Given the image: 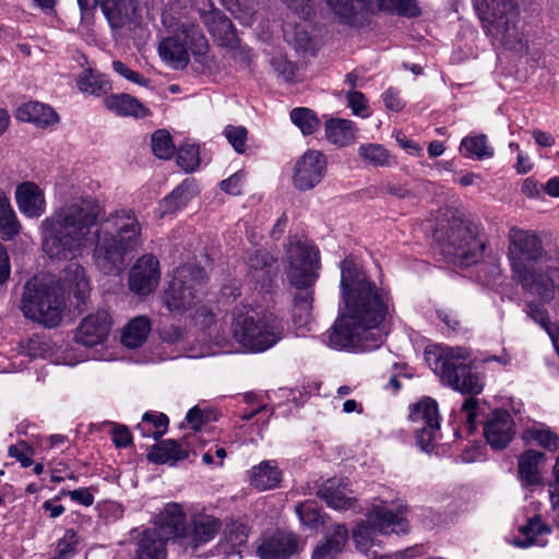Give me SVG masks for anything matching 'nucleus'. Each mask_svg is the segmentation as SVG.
Masks as SVG:
<instances>
[{"label": "nucleus", "mask_w": 559, "mask_h": 559, "mask_svg": "<svg viewBox=\"0 0 559 559\" xmlns=\"http://www.w3.org/2000/svg\"><path fill=\"white\" fill-rule=\"evenodd\" d=\"M102 213L103 206L91 195L67 200L40 223L44 252L49 258L72 260L82 253L97 226L95 264L104 274H120L127 257L142 243V226L132 210H117L99 221Z\"/></svg>", "instance_id": "1"}, {"label": "nucleus", "mask_w": 559, "mask_h": 559, "mask_svg": "<svg viewBox=\"0 0 559 559\" xmlns=\"http://www.w3.org/2000/svg\"><path fill=\"white\" fill-rule=\"evenodd\" d=\"M341 288L344 309L328 332L325 342L337 350L379 348L394 310L390 293L372 282L350 259L342 262Z\"/></svg>", "instance_id": "2"}, {"label": "nucleus", "mask_w": 559, "mask_h": 559, "mask_svg": "<svg viewBox=\"0 0 559 559\" xmlns=\"http://www.w3.org/2000/svg\"><path fill=\"white\" fill-rule=\"evenodd\" d=\"M508 240L512 278L543 301L554 299L559 290V252L549 255L536 234L518 227L509 230Z\"/></svg>", "instance_id": "3"}, {"label": "nucleus", "mask_w": 559, "mask_h": 559, "mask_svg": "<svg viewBox=\"0 0 559 559\" xmlns=\"http://www.w3.org/2000/svg\"><path fill=\"white\" fill-rule=\"evenodd\" d=\"M318 251L300 240H290L286 248L285 272L290 284L298 289L294 296V320L306 324L311 314L312 292L309 287L317 278Z\"/></svg>", "instance_id": "4"}, {"label": "nucleus", "mask_w": 559, "mask_h": 559, "mask_svg": "<svg viewBox=\"0 0 559 559\" xmlns=\"http://www.w3.org/2000/svg\"><path fill=\"white\" fill-rule=\"evenodd\" d=\"M66 308L64 288L52 280L33 276L23 286L19 309L46 328L60 324Z\"/></svg>", "instance_id": "5"}, {"label": "nucleus", "mask_w": 559, "mask_h": 559, "mask_svg": "<svg viewBox=\"0 0 559 559\" xmlns=\"http://www.w3.org/2000/svg\"><path fill=\"white\" fill-rule=\"evenodd\" d=\"M425 359L443 382L465 394H479L484 383L478 373L473 372L471 354L462 347L430 346L425 349Z\"/></svg>", "instance_id": "6"}, {"label": "nucleus", "mask_w": 559, "mask_h": 559, "mask_svg": "<svg viewBox=\"0 0 559 559\" xmlns=\"http://www.w3.org/2000/svg\"><path fill=\"white\" fill-rule=\"evenodd\" d=\"M407 507L399 504L394 509L388 506L372 508L367 521L359 523L353 530V539L356 548L368 554L373 546L379 545L380 535L400 534L407 531Z\"/></svg>", "instance_id": "7"}, {"label": "nucleus", "mask_w": 559, "mask_h": 559, "mask_svg": "<svg viewBox=\"0 0 559 559\" xmlns=\"http://www.w3.org/2000/svg\"><path fill=\"white\" fill-rule=\"evenodd\" d=\"M483 29L501 43H508L515 33L520 11L515 0H472Z\"/></svg>", "instance_id": "8"}, {"label": "nucleus", "mask_w": 559, "mask_h": 559, "mask_svg": "<svg viewBox=\"0 0 559 559\" xmlns=\"http://www.w3.org/2000/svg\"><path fill=\"white\" fill-rule=\"evenodd\" d=\"M206 282L203 267L187 264L177 267L165 292V305L170 311H186L199 300Z\"/></svg>", "instance_id": "9"}, {"label": "nucleus", "mask_w": 559, "mask_h": 559, "mask_svg": "<svg viewBox=\"0 0 559 559\" xmlns=\"http://www.w3.org/2000/svg\"><path fill=\"white\" fill-rule=\"evenodd\" d=\"M484 249L476 226L465 222L454 223L442 245L443 254L459 266H471L480 261Z\"/></svg>", "instance_id": "10"}, {"label": "nucleus", "mask_w": 559, "mask_h": 559, "mask_svg": "<svg viewBox=\"0 0 559 559\" xmlns=\"http://www.w3.org/2000/svg\"><path fill=\"white\" fill-rule=\"evenodd\" d=\"M162 23L169 35L183 34L190 44L194 62L199 63L203 70H212L216 66L209 40L198 23L183 21L171 5L164 9Z\"/></svg>", "instance_id": "11"}, {"label": "nucleus", "mask_w": 559, "mask_h": 559, "mask_svg": "<svg viewBox=\"0 0 559 559\" xmlns=\"http://www.w3.org/2000/svg\"><path fill=\"white\" fill-rule=\"evenodd\" d=\"M285 334L284 322L267 309L247 311V352L263 353L275 346Z\"/></svg>", "instance_id": "12"}, {"label": "nucleus", "mask_w": 559, "mask_h": 559, "mask_svg": "<svg viewBox=\"0 0 559 559\" xmlns=\"http://www.w3.org/2000/svg\"><path fill=\"white\" fill-rule=\"evenodd\" d=\"M409 420L414 424L417 444L425 452L433 448L440 435V415L438 405L431 397H425L411 406Z\"/></svg>", "instance_id": "13"}, {"label": "nucleus", "mask_w": 559, "mask_h": 559, "mask_svg": "<svg viewBox=\"0 0 559 559\" xmlns=\"http://www.w3.org/2000/svg\"><path fill=\"white\" fill-rule=\"evenodd\" d=\"M326 168L325 155L317 150H308L295 164L294 186L300 191L313 189L324 178Z\"/></svg>", "instance_id": "14"}, {"label": "nucleus", "mask_w": 559, "mask_h": 559, "mask_svg": "<svg viewBox=\"0 0 559 559\" xmlns=\"http://www.w3.org/2000/svg\"><path fill=\"white\" fill-rule=\"evenodd\" d=\"M278 273L277 260L264 248L259 247L247 261V285L253 284L254 289L270 292Z\"/></svg>", "instance_id": "15"}, {"label": "nucleus", "mask_w": 559, "mask_h": 559, "mask_svg": "<svg viewBox=\"0 0 559 559\" xmlns=\"http://www.w3.org/2000/svg\"><path fill=\"white\" fill-rule=\"evenodd\" d=\"M305 542L294 533L277 531L257 546L260 559H288L299 552Z\"/></svg>", "instance_id": "16"}, {"label": "nucleus", "mask_w": 559, "mask_h": 559, "mask_svg": "<svg viewBox=\"0 0 559 559\" xmlns=\"http://www.w3.org/2000/svg\"><path fill=\"white\" fill-rule=\"evenodd\" d=\"M111 330V317L107 310L100 309L85 317L75 332V341L86 347L103 344Z\"/></svg>", "instance_id": "17"}, {"label": "nucleus", "mask_w": 559, "mask_h": 559, "mask_svg": "<svg viewBox=\"0 0 559 559\" xmlns=\"http://www.w3.org/2000/svg\"><path fill=\"white\" fill-rule=\"evenodd\" d=\"M160 278L159 262L152 254H145L136 260L129 276V287L138 295L146 296L152 293Z\"/></svg>", "instance_id": "18"}, {"label": "nucleus", "mask_w": 559, "mask_h": 559, "mask_svg": "<svg viewBox=\"0 0 559 559\" xmlns=\"http://www.w3.org/2000/svg\"><path fill=\"white\" fill-rule=\"evenodd\" d=\"M162 61L174 70H185L192 57L190 44L180 35H168L163 38L157 47Z\"/></svg>", "instance_id": "19"}, {"label": "nucleus", "mask_w": 559, "mask_h": 559, "mask_svg": "<svg viewBox=\"0 0 559 559\" xmlns=\"http://www.w3.org/2000/svg\"><path fill=\"white\" fill-rule=\"evenodd\" d=\"M514 433V421L507 411L492 412L484 426L485 438L493 449L506 448Z\"/></svg>", "instance_id": "20"}, {"label": "nucleus", "mask_w": 559, "mask_h": 559, "mask_svg": "<svg viewBox=\"0 0 559 559\" xmlns=\"http://www.w3.org/2000/svg\"><path fill=\"white\" fill-rule=\"evenodd\" d=\"M15 199L20 212L27 218H38L46 212L45 193L35 182L20 183L15 189Z\"/></svg>", "instance_id": "21"}, {"label": "nucleus", "mask_w": 559, "mask_h": 559, "mask_svg": "<svg viewBox=\"0 0 559 559\" xmlns=\"http://www.w3.org/2000/svg\"><path fill=\"white\" fill-rule=\"evenodd\" d=\"M155 525L151 531H156L157 535L165 542L175 537L185 538L187 524L182 507L178 503L166 504Z\"/></svg>", "instance_id": "22"}, {"label": "nucleus", "mask_w": 559, "mask_h": 559, "mask_svg": "<svg viewBox=\"0 0 559 559\" xmlns=\"http://www.w3.org/2000/svg\"><path fill=\"white\" fill-rule=\"evenodd\" d=\"M221 527L222 523L217 518L206 513H197L191 520L190 530L186 531L185 538L188 545L197 549L214 539Z\"/></svg>", "instance_id": "23"}, {"label": "nucleus", "mask_w": 559, "mask_h": 559, "mask_svg": "<svg viewBox=\"0 0 559 559\" xmlns=\"http://www.w3.org/2000/svg\"><path fill=\"white\" fill-rule=\"evenodd\" d=\"M348 485L346 478H331L320 487L318 495L329 507L335 510H348L356 502Z\"/></svg>", "instance_id": "24"}, {"label": "nucleus", "mask_w": 559, "mask_h": 559, "mask_svg": "<svg viewBox=\"0 0 559 559\" xmlns=\"http://www.w3.org/2000/svg\"><path fill=\"white\" fill-rule=\"evenodd\" d=\"M545 454L536 450H526L518 457V474L523 487H537L543 484L540 468L545 464Z\"/></svg>", "instance_id": "25"}, {"label": "nucleus", "mask_w": 559, "mask_h": 559, "mask_svg": "<svg viewBox=\"0 0 559 559\" xmlns=\"http://www.w3.org/2000/svg\"><path fill=\"white\" fill-rule=\"evenodd\" d=\"M15 118L43 129L59 122V116L55 109L39 102H27L20 105L15 110Z\"/></svg>", "instance_id": "26"}, {"label": "nucleus", "mask_w": 559, "mask_h": 559, "mask_svg": "<svg viewBox=\"0 0 559 559\" xmlns=\"http://www.w3.org/2000/svg\"><path fill=\"white\" fill-rule=\"evenodd\" d=\"M105 107L121 117L142 119L151 116V110L129 94H112L104 98Z\"/></svg>", "instance_id": "27"}, {"label": "nucleus", "mask_w": 559, "mask_h": 559, "mask_svg": "<svg viewBox=\"0 0 559 559\" xmlns=\"http://www.w3.org/2000/svg\"><path fill=\"white\" fill-rule=\"evenodd\" d=\"M348 538V531L344 525H334L313 550L311 559H338Z\"/></svg>", "instance_id": "28"}, {"label": "nucleus", "mask_w": 559, "mask_h": 559, "mask_svg": "<svg viewBox=\"0 0 559 559\" xmlns=\"http://www.w3.org/2000/svg\"><path fill=\"white\" fill-rule=\"evenodd\" d=\"M326 140L337 146L345 147L354 143L358 128L349 119L330 118L324 123Z\"/></svg>", "instance_id": "29"}, {"label": "nucleus", "mask_w": 559, "mask_h": 559, "mask_svg": "<svg viewBox=\"0 0 559 559\" xmlns=\"http://www.w3.org/2000/svg\"><path fill=\"white\" fill-rule=\"evenodd\" d=\"M549 533L550 528L536 516L528 520L527 524L521 526V535L514 539V544L521 548L531 546L544 547L548 543L547 536Z\"/></svg>", "instance_id": "30"}, {"label": "nucleus", "mask_w": 559, "mask_h": 559, "mask_svg": "<svg viewBox=\"0 0 559 559\" xmlns=\"http://www.w3.org/2000/svg\"><path fill=\"white\" fill-rule=\"evenodd\" d=\"M219 47L235 50L239 47L240 38L231 20L226 15H219L213 25L206 26Z\"/></svg>", "instance_id": "31"}, {"label": "nucleus", "mask_w": 559, "mask_h": 559, "mask_svg": "<svg viewBox=\"0 0 559 559\" xmlns=\"http://www.w3.org/2000/svg\"><path fill=\"white\" fill-rule=\"evenodd\" d=\"M282 473L274 461L261 462L250 474V483L258 490H270L280 485Z\"/></svg>", "instance_id": "32"}, {"label": "nucleus", "mask_w": 559, "mask_h": 559, "mask_svg": "<svg viewBox=\"0 0 559 559\" xmlns=\"http://www.w3.org/2000/svg\"><path fill=\"white\" fill-rule=\"evenodd\" d=\"M187 456V449H185L180 442L173 439H167L155 444L147 454L148 461L156 464H174Z\"/></svg>", "instance_id": "33"}, {"label": "nucleus", "mask_w": 559, "mask_h": 559, "mask_svg": "<svg viewBox=\"0 0 559 559\" xmlns=\"http://www.w3.org/2000/svg\"><path fill=\"white\" fill-rule=\"evenodd\" d=\"M165 540L156 531L146 530L138 540L134 549V559H165Z\"/></svg>", "instance_id": "34"}, {"label": "nucleus", "mask_w": 559, "mask_h": 559, "mask_svg": "<svg viewBox=\"0 0 559 559\" xmlns=\"http://www.w3.org/2000/svg\"><path fill=\"white\" fill-rule=\"evenodd\" d=\"M61 281L73 295L83 299L90 289V282L86 277L85 270L76 262H71L63 271Z\"/></svg>", "instance_id": "35"}, {"label": "nucleus", "mask_w": 559, "mask_h": 559, "mask_svg": "<svg viewBox=\"0 0 559 559\" xmlns=\"http://www.w3.org/2000/svg\"><path fill=\"white\" fill-rule=\"evenodd\" d=\"M328 4L338 17L340 23L344 25L358 27L368 20V16L362 14L353 0H328Z\"/></svg>", "instance_id": "36"}, {"label": "nucleus", "mask_w": 559, "mask_h": 559, "mask_svg": "<svg viewBox=\"0 0 559 559\" xmlns=\"http://www.w3.org/2000/svg\"><path fill=\"white\" fill-rule=\"evenodd\" d=\"M359 158L373 167H390L395 160L383 145L378 143H364L358 146Z\"/></svg>", "instance_id": "37"}, {"label": "nucleus", "mask_w": 559, "mask_h": 559, "mask_svg": "<svg viewBox=\"0 0 559 559\" xmlns=\"http://www.w3.org/2000/svg\"><path fill=\"white\" fill-rule=\"evenodd\" d=\"M195 185L193 181L185 180L170 194L165 197L160 203L164 213H173L181 210L193 198Z\"/></svg>", "instance_id": "38"}, {"label": "nucleus", "mask_w": 559, "mask_h": 559, "mask_svg": "<svg viewBox=\"0 0 559 559\" xmlns=\"http://www.w3.org/2000/svg\"><path fill=\"white\" fill-rule=\"evenodd\" d=\"M20 222L5 193L0 190V235L4 240H11L19 235Z\"/></svg>", "instance_id": "39"}, {"label": "nucleus", "mask_w": 559, "mask_h": 559, "mask_svg": "<svg viewBox=\"0 0 559 559\" xmlns=\"http://www.w3.org/2000/svg\"><path fill=\"white\" fill-rule=\"evenodd\" d=\"M151 331L150 321L143 317L135 318L123 329L121 342L129 348L140 347Z\"/></svg>", "instance_id": "40"}, {"label": "nucleus", "mask_w": 559, "mask_h": 559, "mask_svg": "<svg viewBox=\"0 0 559 559\" xmlns=\"http://www.w3.org/2000/svg\"><path fill=\"white\" fill-rule=\"evenodd\" d=\"M78 88L82 93L100 96L111 90L110 80L102 72H83L76 79Z\"/></svg>", "instance_id": "41"}, {"label": "nucleus", "mask_w": 559, "mask_h": 559, "mask_svg": "<svg viewBox=\"0 0 559 559\" xmlns=\"http://www.w3.org/2000/svg\"><path fill=\"white\" fill-rule=\"evenodd\" d=\"M379 11L403 17L415 19L423 13L416 0H376Z\"/></svg>", "instance_id": "42"}, {"label": "nucleus", "mask_w": 559, "mask_h": 559, "mask_svg": "<svg viewBox=\"0 0 559 559\" xmlns=\"http://www.w3.org/2000/svg\"><path fill=\"white\" fill-rule=\"evenodd\" d=\"M523 439L526 442H536L548 451H556L559 447L558 436L548 427L534 425L523 431Z\"/></svg>", "instance_id": "43"}, {"label": "nucleus", "mask_w": 559, "mask_h": 559, "mask_svg": "<svg viewBox=\"0 0 559 559\" xmlns=\"http://www.w3.org/2000/svg\"><path fill=\"white\" fill-rule=\"evenodd\" d=\"M461 151L464 156L477 159L488 158L493 155V148L488 145L487 136L484 134L463 138Z\"/></svg>", "instance_id": "44"}, {"label": "nucleus", "mask_w": 559, "mask_h": 559, "mask_svg": "<svg viewBox=\"0 0 559 559\" xmlns=\"http://www.w3.org/2000/svg\"><path fill=\"white\" fill-rule=\"evenodd\" d=\"M292 122L301 131L304 135L313 134L320 128V120L316 112L306 107H297L290 111Z\"/></svg>", "instance_id": "45"}, {"label": "nucleus", "mask_w": 559, "mask_h": 559, "mask_svg": "<svg viewBox=\"0 0 559 559\" xmlns=\"http://www.w3.org/2000/svg\"><path fill=\"white\" fill-rule=\"evenodd\" d=\"M98 5L111 27H120L128 16L126 0H99Z\"/></svg>", "instance_id": "46"}, {"label": "nucleus", "mask_w": 559, "mask_h": 559, "mask_svg": "<svg viewBox=\"0 0 559 559\" xmlns=\"http://www.w3.org/2000/svg\"><path fill=\"white\" fill-rule=\"evenodd\" d=\"M152 150L156 157L169 159L175 153V145L168 131L157 130L152 135Z\"/></svg>", "instance_id": "47"}, {"label": "nucleus", "mask_w": 559, "mask_h": 559, "mask_svg": "<svg viewBox=\"0 0 559 559\" xmlns=\"http://www.w3.org/2000/svg\"><path fill=\"white\" fill-rule=\"evenodd\" d=\"M347 106L356 117L366 119L372 114L366 96L358 91L352 90L346 95Z\"/></svg>", "instance_id": "48"}, {"label": "nucleus", "mask_w": 559, "mask_h": 559, "mask_svg": "<svg viewBox=\"0 0 559 559\" xmlns=\"http://www.w3.org/2000/svg\"><path fill=\"white\" fill-rule=\"evenodd\" d=\"M78 544L79 537L76 532L73 528H69L63 537L58 540L55 554L58 555V558L70 559L78 552Z\"/></svg>", "instance_id": "49"}, {"label": "nucleus", "mask_w": 559, "mask_h": 559, "mask_svg": "<svg viewBox=\"0 0 559 559\" xmlns=\"http://www.w3.org/2000/svg\"><path fill=\"white\" fill-rule=\"evenodd\" d=\"M191 7L199 13L205 26L213 25L214 21L223 14L215 8L212 0H189Z\"/></svg>", "instance_id": "50"}, {"label": "nucleus", "mask_w": 559, "mask_h": 559, "mask_svg": "<svg viewBox=\"0 0 559 559\" xmlns=\"http://www.w3.org/2000/svg\"><path fill=\"white\" fill-rule=\"evenodd\" d=\"M177 162L186 171H193L200 162L199 147L193 144L180 147Z\"/></svg>", "instance_id": "51"}, {"label": "nucleus", "mask_w": 559, "mask_h": 559, "mask_svg": "<svg viewBox=\"0 0 559 559\" xmlns=\"http://www.w3.org/2000/svg\"><path fill=\"white\" fill-rule=\"evenodd\" d=\"M301 20H309L316 13L314 0H281Z\"/></svg>", "instance_id": "52"}, {"label": "nucleus", "mask_w": 559, "mask_h": 559, "mask_svg": "<svg viewBox=\"0 0 559 559\" xmlns=\"http://www.w3.org/2000/svg\"><path fill=\"white\" fill-rule=\"evenodd\" d=\"M245 183V174L242 171H237L227 179L221 181V189L231 195L241 194L242 188Z\"/></svg>", "instance_id": "53"}, {"label": "nucleus", "mask_w": 559, "mask_h": 559, "mask_svg": "<svg viewBox=\"0 0 559 559\" xmlns=\"http://www.w3.org/2000/svg\"><path fill=\"white\" fill-rule=\"evenodd\" d=\"M8 453L11 457L16 459L23 467H28L33 464V460L31 459L32 449L24 441L11 444Z\"/></svg>", "instance_id": "54"}, {"label": "nucleus", "mask_w": 559, "mask_h": 559, "mask_svg": "<svg viewBox=\"0 0 559 559\" xmlns=\"http://www.w3.org/2000/svg\"><path fill=\"white\" fill-rule=\"evenodd\" d=\"M224 133L236 152L245 153V129L242 127L227 126Z\"/></svg>", "instance_id": "55"}, {"label": "nucleus", "mask_w": 559, "mask_h": 559, "mask_svg": "<svg viewBox=\"0 0 559 559\" xmlns=\"http://www.w3.org/2000/svg\"><path fill=\"white\" fill-rule=\"evenodd\" d=\"M381 98L388 110L399 112L405 107V102L400 96V91L394 87H389Z\"/></svg>", "instance_id": "56"}, {"label": "nucleus", "mask_w": 559, "mask_h": 559, "mask_svg": "<svg viewBox=\"0 0 559 559\" xmlns=\"http://www.w3.org/2000/svg\"><path fill=\"white\" fill-rule=\"evenodd\" d=\"M60 496H68L70 499L84 507H91L94 503V496L91 488L82 487L74 490L61 491Z\"/></svg>", "instance_id": "57"}, {"label": "nucleus", "mask_w": 559, "mask_h": 559, "mask_svg": "<svg viewBox=\"0 0 559 559\" xmlns=\"http://www.w3.org/2000/svg\"><path fill=\"white\" fill-rule=\"evenodd\" d=\"M527 314L537 323H539L547 332L548 330H556L557 326H551L548 322L547 312L544 307L533 302L526 306Z\"/></svg>", "instance_id": "58"}, {"label": "nucleus", "mask_w": 559, "mask_h": 559, "mask_svg": "<svg viewBox=\"0 0 559 559\" xmlns=\"http://www.w3.org/2000/svg\"><path fill=\"white\" fill-rule=\"evenodd\" d=\"M295 41L299 50L314 55L317 50L314 39L308 32L304 29L300 31L298 26L295 29Z\"/></svg>", "instance_id": "59"}, {"label": "nucleus", "mask_w": 559, "mask_h": 559, "mask_svg": "<svg viewBox=\"0 0 559 559\" xmlns=\"http://www.w3.org/2000/svg\"><path fill=\"white\" fill-rule=\"evenodd\" d=\"M246 403L247 420L250 419L253 415L265 411L267 405L265 397L255 393H247Z\"/></svg>", "instance_id": "60"}, {"label": "nucleus", "mask_w": 559, "mask_h": 559, "mask_svg": "<svg viewBox=\"0 0 559 559\" xmlns=\"http://www.w3.org/2000/svg\"><path fill=\"white\" fill-rule=\"evenodd\" d=\"M296 513L300 521L306 525H311L318 521V513L309 502L300 503L296 506Z\"/></svg>", "instance_id": "61"}, {"label": "nucleus", "mask_w": 559, "mask_h": 559, "mask_svg": "<svg viewBox=\"0 0 559 559\" xmlns=\"http://www.w3.org/2000/svg\"><path fill=\"white\" fill-rule=\"evenodd\" d=\"M112 442L118 448H126L132 441V436L127 427L124 426H115L111 430Z\"/></svg>", "instance_id": "62"}, {"label": "nucleus", "mask_w": 559, "mask_h": 559, "mask_svg": "<svg viewBox=\"0 0 559 559\" xmlns=\"http://www.w3.org/2000/svg\"><path fill=\"white\" fill-rule=\"evenodd\" d=\"M11 274L10 258L4 245L0 242V285L7 283Z\"/></svg>", "instance_id": "63"}, {"label": "nucleus", "mask_w": 559, "mask_h": 559, "mask_svg": "<svg viewBox=\"0 0 559 559\" xmlns=\"http://www.w3.org/2000/svg\"><path fill=\"white\" fill-rule=\"evenodd\" d=\"M209 414H206L204 411L199 408L198 406L192 407L187 416L186 419L189 423V425L194 429L198 430L202 426V424L207 420Z\"/></svg>", "instance_id": "64"}]
</instances>
